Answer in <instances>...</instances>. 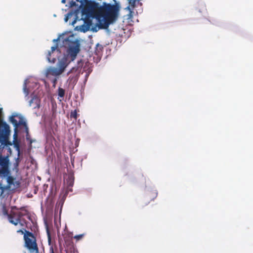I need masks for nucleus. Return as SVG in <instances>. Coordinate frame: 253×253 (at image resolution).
Segmentation results:
<instances>
[{
  "label": "nucleus",
  "instance_id": "2",
  "mask_svg": "<svg viewBox=\"0 0 253 253\" xmlns=\"http://www.w3.org/2000/svg\"><path fill=\"white\" fill-rule=\"evenodd\" d=\"M25 233L24 234V238L26 247L31 253H39L36 237L32 233L26 230H25Z\"/></svg>",
  "mask_w": 253,
  "mask_h": 253
},
{
  "label": "nucleus",
  "instance_id": "24",
  "mask_svg": "<svg viewBox=\"0 0 253 253\" xmlns=\"http://www.w3.org/2000/svg\"><path fill=\"white\" fill-rule=\"evenodd\" d=\"M67 20H68V18H67V17H66V18H65V21H66V22H67Z\"/></svg>",
  "mask_w": 253,
  "mask_h": 253
},
{
  "label": "nucleus",
  "instance_id": "18",
  "mask_svg": "<svg viewBox=\"0 0 253 253\" xmlns=\"http://www.w3.org/2000/svg\"><path fill=\"white\" fill-rule=\"evenodd\" d=\"M5 159L2 157L1 154L0 153V165H2L4 163Z\"/></svg>",
  "mask_w": 253,
  "mask_h": 253
},
{
  "label": "nucleus",
  "instance_id": "22",
  "mask_svg": "<svg viewBox=\"0 0 253 253\" xmlns=\"http://www.w3.org/2000/svg\"><path fill=\"white\" fill-rule=\"evenodd\" d=\"M19 210H21V211H24V212H23L24 213H25L26 212H25V211H27L25 209V208L24 207H21Z\"/></svg>",
  "mask_w": 253,
  "mask_h": 253
},
{
  "label": "nucleus",
  "instance_id": "21",
  "mask_svg": "<svg viewBox=\"0 0 253 253\" xmlns=\"http://www.w3.org/2000/svg\"><path fill=\"white\" fill-rule=\"evenodd\" d=\"M17 232L18 233H21V234H24L25 233V230L24 231L22 229H19V230H17Z\"/></svg>",
  "mask_w": 253,
  "mask_h": 253
},
{
  "label": "nucleus",
  "instance_id": "10",
  "mask_svg": "<svg viewBox=\"0 0 253 253\" xmlns=\"http://www.w3.org/2000/svg\"><path fill=\"white\" fill-rule=\"evenodd\" d=\"M67 65L68 64L65 60H62L59 62L58 69L61 74L64 71Z\"/></svg>",
  "mask_w": 253,
  "mask_h": 253
},
{
  "label": "nucleus",
  "instance_id": "17",
  "mask_svg": "<svg viewBox=\"0 0 253 253\" xmlns=\"http://www.w3.org/2000/svg\"><path fill=\"white\" fill-rule=\"evenodd\" d=\"M84 236V234H82L80 235H76L74 237V238L77 241L82 239Z\"/></svg>",
  "mask_w": 253,
  "mask_h": 253
},
{
  "label": "nucleus",
  "instance_id": "15",
  "mask_svg": "<svg viewBox=\"0 0 253 253\" xmlns=\"http://www.w3.org/2000/svg\"><path fill=\"white\" fill-rule=\"evenodd\" d=\"M66 252V253H78V251L75 250L73 246H72L69 249H67Z\"/></svg>",
  "mask_w": 253,
  "mask_h": 253
},
{
  "label": "nucleus",
  "instance_id": "5",
  "mask_svg": "<svg viewBox=\"0 0 253 253\" xmlns=\"http://www.w3.org/2000/svg\"><path fill=\"white\" fill-rule=\"evenodd\" d=\"M10 120L15 128H17L19 126H23L25 127L27 132L28 133L26 123L22 116L19 115L12 116L10 117Z\"/></svg>",
  "mask_w": 253,
  "mask_h": 253
},
{
  "label": "nucleus",
  "instance_id": "8",
  "mask_svg": "<svg viewBox=\"0 0 253 253\" xmlns=\"http://www.w3.org/2000/svg\"><path fill=\"white\" fill-rule=\"evenodd\" d=\"M61 74V73L58 70V68L56 67H50L47 69L46 72V76H48V75L56 76Z\"/></svg>",
  "mask_w": 253,
  "mask_h": 253
},
{
  "label": "nucleus",
  "instance_id": "23",
  "mask_svg": "<svg viewBox=\"0 0 253 253\" xmlns=\"http://www.w3.org/2000/svg\"><path fill=\"white\" fill-rule=\"evenodd\" d=\"M50 253H54V250L52 247L50 249Z\"/></svg>",
  "mask_w": 253,
  "mask_h": 253
},
{
  "label": "nucleus",
  "instance_id": "16",
  "mask_svg": "<svg viewBox=\"0 0 253 253\" xmlns=\"http://www.w3.org/2000/svg\"><path fill=\"white\" fill-rule=\"evenodd\" d=\"M78 114L77 111L76 110H74L73 111H72L70 114V117L71 118H74L75 120H77L78 118Z\"/></svg>",
  "mask_w": 253,
  "mask_h": 253
},
{
  "label": "nucleus",
  "instance_id": "3",
  "mask_svg": "<svg viewBox=\"0 0 253 253\" xmlns=\"http://www.w3.org/2000/svg\"><path fill=\"white\" fill-rule=\"evenodd\" d=\"M10 132L9 126L5 122H1L0 126V143L5 146L11 145L8 140V135Z\"/></svg>",
  "mask_w": 253,
  "mask_h": 253
},
{
  "label": "nucleus",
  "instance_id": "12",
  "mask_svg": "<svg viewBox=\"0 0 253 253\" xmlns=\"http://www.w3.org/2000/svg\"><path fill=\"white\" fill-rule=\"evenodd\" d=\"M74 177L73 175H69L68 179H67V183L69 186L72 187L74 183Z\"/></svg>",
  "mask_w": 253,
  "mask_h": 253
},
{
  "label": "nucleus",
  "instance_id": "4",
  "mask_svg": "<svg viewBox=\"0 0 253 253\" xmlns=\"http://www.w3.org/2000/svg\"><path fill=\"white\" fill-rule=\"evenodd\" d=\"M25 213L20 211L11 212L8 215V219L9 222L14 225H17L19 224L21 226H23L24 224L22 223L21 218L23 216L28 214V211H25Z\"/></svg>",
  "mask_w": 253,
  "mask_h": 253
},
{
  "label": "nucleus",
  "instance_id": "26",
  "mask_svg": "<svg viewBox=\"0 0 253 253\" xmlns=\"http://www.w3.org/2000/svg\"><path fill=\"white\" fill-rule=\"evenodd\" d=\"M50 236H49V241H50Z\"/></svg>",
  "mask_w": 253,
  "mask_h": 253
},
{
  "label": "nucleus",
  "instance_id": "6",
  "mask_svg": "<svg viewBox=\"0 0 253 253\" xmlns=\"http://www.w3.org/2000/svg\"><path fill=\"white\" fill-rule=\"evenodd\" d=\"M60 54V50L58 48L57 45L52 46L51 51H49L47 55V59L49 62L54 63L56 61V58L59 59L58 54Z\"/></svg>",
  "mask_w": 253,
  "mask_h": 253
},
{
  "label": "nucleus",
  "instance_id": "20",
  "mask_svg": "<svg viewBox=\"0 0 253 253\" xmlns=\"http://www.w3.org/2000/svg\"><path fill=\"white\" fill-rule=\"evenodd\" d=\"M6 171V169H0V175L2 174H4Z\"/></svg>",
  "mask_w": 253,
  "mask_h": 253
},
{
  "label": "nucleus",
  "instance_id": "7",
  "mask_svg": "<svg viewBox=\"0 0 253 253\" xmlns=\"http://www.w3.org/2000/svg\"><path fill=\"white\" fill-rule=\"evenodd\" d=\"M79 51L80 48L78 44L69 47L68 49V53L71 57L72 61H73L76 58Z\"/></svg>",
  "mask_w": 253,
  "mask_h": 253
},
{
  "label": "nucleus",
  "instance_id": "9",
  "mask_svg": "<svg viewBox=\"0 0 253 253\" xmlns=\"http://www.w3.org/2000/svg\"><path fill=\"white\" fill-rule=\"evenodd\" d=\"M29 105L34 109L39 108L40 107V100L36 96L33 97L29 101Z\"/></svg>",
  "mask_w": 253,
  "mask_h": 253
},
{
  "label": "nucleus",
  "instance_id": "13",
  "mask_svg": "<svg viewBox=\"0 0 253 253\" xmlns=\"http://www.w3.org/2000/svg\"><path fill=\"white\" fill-rule=\"evenodd\" d=\"M103 47L101 44L97 43L96 45L95 52L96 54H98L101 51H102Z\"/></svg>",
  "mask_w": 253,
  "mask_h": 253
},
{
  "label": "nucleus",
  "instance_id": "19",
  "mask_svg": "<svg viewBox=\"0 0 253 253\" xmlns=\"http://www.w3.org/2000/svg\"><path fill=\"white\" fill-rule=\"evenodd\" d=\"M3 212L4 215H7L8 216L9 214H8L7 211L5 206H3Z\"/></svg>",
  "mask_w": 253,
  "mask_h": 253
},
{
  "label": "nucleus",
  "instance_id": "1",
  "mask_svg": "<svg viewBox=\"0 0 253 253\" xmlns=\"http://www.w3.org/2000/svg\"><path fill=\"white\" fill-rule=\"evenodd\" d=\"M88 14L95 18L100 29H107L115 20L119 11L116 5L103 3L102 6L95 1H90L86 5Z\"/></svg>",
  "mask_w": 253,
  "mask_h": 253
},
{
  "label": "nucleus",
  "instance_id": "25",
  "mask_svg": "<svg viewBox=\"0 0 253 253\" xmlns=\"http://www.w3.org/2000/svg\"><path fill=\"white\" fill-rule=\"evenodd\" d=\"M62 2L63 3H64V2H65V0H62Z\"/></svg>",
  "mask_w": 253,
  "mask_h": 253
},
{
  "label": "nucleus",
  "instance_id": "11",
  "mask_svg": "<svg viewBox=\"0 0 253 253\" xmlns=\"http://www.w3.org/2000/svg\"><path fill=\"white\" fill-rule=\"evenodd\" d=\"M58 95L59 96L58 99L60 101H61L65 95V90L61 87H59L58 89Z\"/></svg>",
  "mask_w": 253,
  "mask_h": 253
},
{
  "label": "nucleus",
  "instance_id": "14",
  "mask_svg": "<svg viewBox=\"0 0 253 253\" xmlns=\"http://www.w3.org/2000/svg\"><path fill=\"white\" fill-rule=\"evenodd\" d=\"M23 91L26 96H28L29 94V89L27 87V80L24 82L23 85Z\"/></svg>",
  "mask_w": 253,
  "mask_h": 253
}]
</instances>
